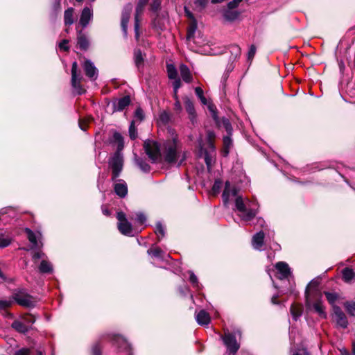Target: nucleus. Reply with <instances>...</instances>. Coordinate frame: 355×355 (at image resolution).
<instances>
[{"mask_svg":"<svg viewBox=\"0 0 355 355\" xmlns=\"http://www.w3.org/2000/svg\"><path fill=\"white\" fill-rule=\"evenodd\" d=\"M243 0H232L227 4L229 9H234L236 8Z\"/></svg>","mask_w":355,"mask_h":355,"instance_id":"4d7b16f0","label":"nucleus"},{"mask_svg":"<svg viewBox=\"0 0 355 355\" xmlns=\"http://www.w3.org/2000/svg\"><path fill=\"white\" fill-rule=\"evenodd\" d=\"M195 92L196 96L198 97L202 105H207L208 101L204 96L203 90L201 87H197L195 88Z\"/></svg>","mask_w":355,"mask_h":355,"instance_id":"a19ab883","label":"nucleus"},{"mask_svg":"<svg viewBox=\"0 0 355 355\" xmlns=\"http://www.w3.org/2000/svg\"><path fill=\"white\" fill-rule=\"evenodd\" d=\"M291 313L295 320H297L302 315V308L300 305L293 304L290 309Z\"/></svg>","mask_w":355,"mask_h":355,"instance_id":"c756f323","label":"nucleus"},{"mask_svg":"<svg viewBox=\"0 0 355 355\" xmlns=\"http://www.w3.org/2000/svg\"><path fill=\"white\" fill-rule=\"evenodd\" d=\"M123 157L119 153H116L110 160L109 164L112 170V180L119 177L123 168Z\"/></svg>","mask_w":355,"mask_h":355,"instance_id":"1a4fd4ad","label":"nucleus"},{"mask_svg":"<svg viewBox=\"0 0 355 355\" xmlns=\"http://www.w3.org/2000/svg\"><path fill=\"white\" fill-rule=\"evenodd\" d=\"M148 254L154 257L163 259L162 254L164 252L159 248H150L148 250Z\"/></svg>","mask_w":355,"mask_h":355,"instance_id":"37998d69","label":"nucleus"},{"mask_svg":"<svg viewBox=\"0 0 355 355\" xmlns=\"http://www.w3.org/2000/svg\"><path fill=\"white\" fill-rule=\"evenodd\" d=\"M136 215H137V217H136L137 221L140 224H144L145 223V221L146 220V216L143 213H141V212L137 213Z\"/></svg>","mask_w":355,"mask_h":355,"instance_id":"6e6d98bb","label":"nucleus"},{"mask_svg":"<svg viewBox=\"0 0 355 355\" xmlns=\"http://www.w3.org/2000/svg\"><path fill=\"white\" fill-rule=\"evenodd\" d=\"M135 162L140 169L144 173H148L150 170V165L139 157H135Z\"/></svg>","mask_w":355,"mask_h":355,"instance_id":"72a5a7b5","label":"nucleus"},{"mask_svg":"<svg viewBox=\"0 0 355 355\" xmlns=\"http://www.w3.org/2000/svg\"><path fill=\"white\" fill-rule=\"evenodd\" d=\"M78 44L81 49L86 50L88 48L89 42L85 36L80 35L78 37Z\"/></svg>","mask_w":355,"mask_h":355,"instance_id":"c03bdc74","label":"nucleus"},{"mask_svg":"<svg viewBox=\"0 0 355 355\" xmlns=\"http://www.w3.org/2000/svg\"><path fill=\"white\" fill-rule=\"evenodd\" d=\"M39 270L42 273H49L53 271V266L50 262L42 260L39 266Z\"/></svg>","mask_w":355,"mask_h":355,"instance_id":"2f4dec72","label":"nucleus"},{"mask_svg":"<svg viewBox=\"0 0 355 355\" xmlns=\"http://www.w3.org/2000/svg\"><path fill=\"white\" fill-rule=\"evenodd\" d=\"M112 340H113L114 344L119 349L123 350H128L130 349L129 344L122 336L119 335H113Z\"/></svg>","mask_w":355,"mask_h":355,"instance_id":"5701e85b","label":"nucleus"},{"mask_svg":"<svg viewBox=\"0 0 355 355\" xmlns=\"http://www.w3.org/2000/svg\"><path fill=\"white\" fill-rule=\"evenodd\" d=\"M161 0H153V3L150 5V9L152 12L155 13L153 17V26L155 28L162 30L165 26V22L167 19V14L162 13L160 17L157 13L160 8Z\"/></svg>","mask_w":355,"mask_h":355,"instance_id":"39448f33","label":"nucleus"},{"mask_svg":"<svg viewBox=\"0 0 355 355\" xmlns=\"http://www.w3.org/2000/svg\"><path fill=\"white\" fill-rule=\"evenodd\" d=\"M31 352L28 349L23 348L16 352L15 355H31Z\"/></svg>","mask_w":355,"mask_h":355,"instance_id":"bf43d9fd","label":"nucleus"},{"mask_svg":"<svg viewBox=\"0 0 355 355\" xmlns=\"http://www.w3.org/2000/svg\"><path fill=\"white\" fill-rule=\"evenodd\" d=\"M69 41L67 40H62L60 44H59V47L60 49L62 50H64V51H68L69 50V46L67 45Z\"/></svg>","mask_w":355,"mask_h":355,"instance_id":"052dcab7","label":"nucleus"},{"mask_svg":"<svg viewBox=\"0 0 355 355\" xmlns=\"http://www.w3.org/2000/svg\"><path fill=\"white\" fill-rule=\"evenodd\" d=\"M83 68L86 76H87L91 80H95L97 79L98 69L91 60H86L83 64Z\"/></svg>","mask_w":355,"mask_h":355,"instance_id":"2eb2a0df","label":"nucleus"},{"mask_svg":"<svg viewBox=\"0 0 355 355\" xmlns=\"http://www.w3.org/2000/svg\"><path fill=\"white\" fill-rule=\"evenodd\" d=\"M73 8H69L64 11V21L66 26H70L73 24Z\"/></svg>","mask_w":355,"mask_h":355,"instance_id":"bb28decb","label":"nucleus"},{"mask_svg":"<svg viewBox=\"0 0 355 355\" xmlns=\"http://www.w3.org/2000/svg\"><path fill=\"white\" fill-rule=\"evenodd\" d=\"M343 279L345 282H349L352 279H353L355 277V273L352 269L349 268H345L343 270Z\"/></svg>","mask_w":355,"mask_h":355,"instance_id":"7c9ffc66","label":"nucleus"},{"mask_svg":"<svg viewBox=\"0 0 355 355\" xmlns=\"http://www.w3.org/2000/svg\"><path fill=\"white\" fill-rule=\"evenodd\" d=\"M327 301L331 306L335 305V302L338 299V295L336 293H331V292H324V293Z\"/></svg>","mask_w":355,"mask_h":355,"instance_id":"ea45409f","label":"nucleus"},{"mask_svg":"<svg viewBox=\"0 0 355 355\" xmlns=\"http://www.w3.org/2000/svg\"><path fill=\"white\" fill-rule=\"evenodd\" d=\"M112 141L117 144L118 151H120L123 148V147H124L123 138L119 132H115L113 134Z\"/></svg>","mask_w":355,"mask_h":355,"instance_id":"c85d7f7f","label":"nucleus"},{"mask_svg":"<svg viewBox=\"0 0 355 355\" xmlns=\"http://www.w3.org/2000/svg\"><path fill=\"white\" fill-rule=\"evenodd\" d=\"M159 241L165 236V228L160 222H157L155 230Z\"/></svg>","mask_w":355,"mask_h":355,"instance_id":"4c0bfd02","label":"nucleus"},{"mask_svg":"<svg viewBox=\"0 0 355 355\" xmlns=\"http://www.w3.org/2000/svg\"><path fill=\"white\" fill-rule=\"evenodd\" d=\"M148 1V0H139L136 7L135 15V32L137 39L139 37V16L143 13L144 7L146 6Z\"/></svg>","mask_w":355,"mask_h":355,"instance_id":"4468645a","label":"nucleus"},{"mask_svg":"<svg viewBox=\"0 0 355 355\" xmlns=\"http://www.w3.org/2000/svg\"><path fill=\"white\" fill-rule=\"evenodd\" d=\"M256 53V47L254 45H252L250 48V50L248 51V60H252L253 57L254 56Z\"/></svg>","mask_w":355,"mask_h":355,"instance_id":"680f3d73","label":"nucleus"},{"mask_svg":"<svg viewBox=\"0 0 355 355\" xmlns=\"http://www.w3.org/2000/svg\"><path fill=\"white\" fill-rule=\"evenodd\" d=\"M168 76L170 79H175L177 78V70L174 65L168 64L166 66Z\"/></svg>","mask_w":355,"mask_h":355,"instance_id":"79ce46f5","label":"nucleus"},{"mask_svg":"<svg viewBox=\"0 0 355 355\" xmlns=\"http://www.w3.org/2000/svg\"><path fill=\"white\" fill-rule=\"evenodd\" d=\"M238 192L237 189L232 187L229 182H226L223 193L224 205L227 206L230 198H235V210L239 212V216L244 221H250L257 215L259 205L256 201L250 200L248 198H243L238 194Z\"/></svg>","mask_w":355,"mask_h":355,"instance_id":"f257e3e1","label":"nucleus"},{"mask_svg":"<svg viewBox=\"0 0 355 355\" xmlns=\"http://www.w3.org/2000/svg\"><path fill=\"white\" fill-rule=\"evenodd\" d=\"M130 103V98L129 96H125L123 98H119L114 102V110L120 112L123 110Z\"/></svg>","mask_w":355,"mask_h":355,"instance_id":"aec40b11","label":"nucleus"},{"mask_svg":"<svg viewBox=\"0 0 355 355\" xmlns=\"http://www.w3.org/2000/svg\"><path fill=\"white\" fill-rule=\"evenodd\" d=\"M203 153L205 162L206 163L208 170L209 171L214 162V157L215 154L208 153L207 151H205Z\"/></svg>","mask_w":355,"mask_h":355,"instance_id":"58836bf2","label":"nucleus"},{"mask_svg":"<svg viewBox=\"0 0 355 355\" xmlns=\"http://www.w3.org/2000/svg\"><path fill=\"white\" fill-rule=\"evenodd\" d=\"M241 336V332L237 330L234 334L225 333L222 338L225 345L227 347L228 355H234L240 347L239 343L236 340V335Z\"/></svg>","mask_w":355,"mask_h":355,"instance_id":"20e7f679","label":"nucleus"},{"mask_svg":"<svg viewBox=\"0 0 355 355\" xmlns=\"http://www.w3.org/2000/svg\"><path fill=\"white\" fill-rule=\"evenodd\" d=\"M93 17V11L90 8L85 7L82 10L80 18V24L83 26V28H85L89 21Z\"/></svg>","mask_w":355,"mask_h":355,"instance_id":"f3484780","label":"nucleus"},{"mask_svg":"<svg viewBox=\"0 0 355 355\" xmlns=\"http://www.w3.org/2000/svg\"><path fill=\"white\" fill-rule=\"evenodd\" d=\"M12 328L20 333H26L29 327L24 321L15 320L12 324Z\"/></svg>","mask_w":355,"mask_h":355,"instance_id":"cd10ccee","label":"nucleus"},{"mask_svg":"<svg viewBox=\"0 0 355 355\" xmlns=\"http://www.w3.org/2000/svg\"><path fill=\"white\" fill-rule=\"evenodd\" d=\"M180 74L182 80L186 83H190L192 80V76L190 70L185 64H181L180 67Z\"/></svg>","mask_w":355,"mask_h":355,"instance_id":"393cba45","label":"nucleus"},{"mask_svg":"<svg viewBox=\"0 0 355 355\" xmlns=\"http://www.w3.org/2000/svg\"><path fill=\"white\" fill-rule=\"evenodd\" d=\"M13 235L8 230L0 232V248L8 246L12 241Z\"/></svg>","mask_w":355,"mask_h":355,"instance_id":"4be33fe9","label":"nucleus"},{"mask_svg":"<svg viewBox=\"0 0 355 355\" xmlns=\"http://www.w3.org/2000/svg\"><path fill=\"white\" fill-rule=\"evenodd\" d=\"M184 104H185V109L189 116V119L191 121L194 123L196 118V110L193 105V102L191 101V99L188 96H184L183 98Z\"/></svg>","mask_w":355,"mask_h":355,"instance_id":"a211bd4d","label":"nucleus"},{"mask_svg":"<svg viewBox=\"0 0 355 355\" xmlns=\"http://www.w3.org/2000/svg\"><path fill=\"white\" fill-rule=\"evenodd\" d=\"M174 110L177 113H180L182 112V105L179 100L175 101L174 104Z\"/></svg>","mask_w":355,"mask_h":355,"instance_id":"69168bd1","label":"nucleus"},{"mask_svg":"<svg viewBox=\"0 0 355 355\" xmlns=\"http://www.w3.org/2000/svg\"><path fill=\"white\" fill-rule=\"evenodd\" d=\"M24 231L27 234L28 239L32 244L33 248L39 249L42 247L43 244L41 241L42 234L40 232L34 233L29 228H25Z\"/></svg>","mask_w":355,"mask_h":355,"instance_id":"ddd939ff","label":"nucleus"},{"mask_svg":"<svg viewBox=\"0 0 355 355\" xmlns=\"http://www.w3.org/2000/svg\"><path fill=\"white\" fill-rule=\"evenodd\" d=\"M116 218L118 220L117 227L119 232L125 236H132V226L128 220L125 214L123 211L117 212Z\"/></svg>","mask_w":355,"mask_h":355,"instance_id":"423d86ee","label":"nucleus"},{"mask_svg":"<svg viewBox=\"0 0 355 355\" xmlns=\"http://www.w3.org/2000/svg\"><path fill=\"white\" fill-rule=\"evenodd\" d=\"M92 355H101V347L98 344H95L92 347Z\"/></svg>","mask_w":355,"mask_h":355,"instance_id":"0e129e2a","label":"nucleus"},{"mask_svg":"<svg viewBox=\"0 0 355 355\" xmlns=\"http://www.w3.org/2000/svg\"><path fill=\"white\" fill-rule=\"evenodd\" d=\"M239 15V13L237 11L232 10V9L227 10L224 12V17L227 20L233 21L236 19Z\"/></svg>","mask_w":355,"mask_h":355,"instance_id":"e433bc0d","label":"nucleus"},{"mask_svg":"<svg viewBox=\"0 0 355 355\" xmlns=\"http://www.w3.org/2000/svg\"><path fill=\"white\" fill-rule=\"evenodd\" d=\"M44 257V254L41 252H35L33 254V259L34 260H37V259H39L42 257Z\"/></svg>","mask_w":355,"mask_h":355,"instance_id":"774afa93","label":"nucleus"},{"mask_svg":"<svg viewBox=\"0 0 355 355\" xmlns=\"http://www.w3.org/2000/svg\"><path fill=\"white\" fill-rule=\"evenodd\" d=\"M230 51L232 55H234V58H237L241 54V49L237 45L232 46Z\"/></svg>","mask_w":355,"mask_h":355,"instance_id":"864d4df0","label":"nucleus"},{"mask_svg":"<svg viewBox=\"0 0 355 355\" xmlns=\"http://www.w3.org/2000/svg\"><path fill=\"white\" fill-rule=\"evenodd\" d=\"M171 139L166 140L164 144L162 155L165 162L169 164L176 163L182 157L179 165L186 159V153L182 152L181 144L178 140V136L173 130H170Z\"/></svg>","mask_w":355,"mask_h":355,"instance_id":"f03ea898","label":"nucleus"},{"mask_svg":"<svg viewBox=\"0 0 355 355\" xmlns=\"http://www.w3.org/2000/svg\"><path fill=\"white\" fill-rule=\"evenodd\" d=\"M196 320L200 325H207L210 322V316L205 311L201 310L196 314Z\"/></svg>","mask_w":355,"mask_h":355,"instance_id":"b1692460","label":"nucleus"},{"mask_svg":"<svg viewBox=\"0 0 355 355\" xmlns=\"http://www.w3.org/2000/svg\"><path fill=\"white\" fill-rule=\"evenodd\" d=\"M13 299L21 306L31 307L35 305V302L33 300V297L24 291H19L14 293Z\"/></svg>","mask_w":355,"mask_h":355,"instance_id":"9d476101","label":"nucleus"},{"mask_svg":"<svg viewBox=\"0 0 355 355\" xmlns=\"http://www.w3.org/2000/svg\"><path fill=\"white\" fill-rule=\"evenodd\" d=\"M344 307L346 311L350 315H355V301H347L344 303Z\"/></svg>","mask_w":355,"mask_h":355,"instance_id":"f704fd0d","label":"nucleus"},{"mask_svg":"<svg viewBox=\"0 0 355 355\" xmlns=\"http://www.w3.org/2000/svg\"><path fill=\"white\" fill-rule=\"evenodd\" d=\"M132 10V6L131 4H127L122 12L121 16V28L125 35L127 34V28L128 24L129 21V18L130 16V13Z\"/></svg>","mask_w":355,"mask_h":355,"instance_id":"dca6fc26","label":"nucleus"},{"mask_svg":"<svg viewBox=\"0 0 355 355\" xmlns=\"http://www.w3.org/2000/svg\"><path fill=\"white\" fill-rule=\"evenodd\" d=\"M306 304L308 309H313L315 313L318 314V315L322 318H327V313L325 312V308L320 300V299L317 300L314 302H311L309 297H306Z\"/></svg>","mask_w":355,"mask_h":355,"instance_id":"f8f14e48","label":"nucleus"},{"mask_svg":"<svg viewBox=\"0 0 355 355\" xmlns=\"http://www.w3.org/2000/svg\"><path fill=\"white\" fill-rule=\"evenodd\" d=\"M174 80L175 81L173 83V92H178L179 88L181 87V81L177 78Z\"/></svg>","mask_w":355,"mask_h":355,"instance_id":"e2e57ef3","label":"nucleus"},{"mask_svg":"<svg viewBox=\"0 0 355 355\" xmlns=\"http://www.w3.org/2000/svg\"><path fill=\"white\" fill-rule=\"evenodd\" d=\"M222 187V181L219 180H215L212 187V191L214 194L218 193Z\"/></svg>","mask_w":355,"mask_h":355,"instance_id":"3c124183","label":"nucleus"},{"mask_svg":"<svg viewBox=\"0 0 355 355\" xmlns=\"http://www.w3.org/2000/svg\"><path fill=\"white\" fill-rule=\"evenodd\" d=\"M199 145L200 146L201 153H204L205 151H207L208 153L215 154L216 148H215L214 141H207V149H205V150L203 149V148L201 145V142H200Z\"/></svg>","mask_w":355,"mask_h":355,"instance_id":"a18cd8bd","label":"nucleus"},{"mask_svg":"<svg viewBox=\"0 0 355 355\" xmlns=\"http://www.w3.org/2000/svg\"><path fill=\"white\" fill-rule=\"evenodd\" d=\"M134 59L136 66L139 68L142 65L144 58L140 49H135L134 53Z\"/></svg>","mask_w":355,"mask_h":355,"instance_id":"c9c22d12","label":"nucleus"},{"mask_svg":"<svg viewBox=\"0 0 355 355\" xmlns=\"http://www.w3.org/2000/svg\"><path fill=\"white\" fill-rule=\"evenodd\" d=\"M264 233L260 231L256 233L252 239V245L255 250H261L263 245Z\"/></svg>","mask_w":355,"mask_h":355,"instance_id":"412c9836","label":"nucleus"},{"mask_svg":"<svg viewBox=\"0 0 355 355\" xmlns=\"http://www.w3.org/2000/svg\"><path fill=\"white\" fill-rule=\"evenodd\" d=\"M12 304L11 300H0V309H4Z\"/></svg>","mask_w":355,"mask_h":355,"instance_id":"13d9d810","label":"nucleus"},{"mask_svg":"<svg viewBox=\"0 0 355 355\" xmlns=\"http://www.w3.org/2000/svg\"><path fill=\"white\" fill-rule=\"evenodd\" d=\"M223 149L222 150V153L223 156H227L229 154L230 148L232 146V139L230 138V135L225 136L223 137Z\"/></svg>","mask_w":355,"mask_h":355,"instance_id":"473e14b6","label":"nucleus"},{"mask_svg":"<svg viewBox=\"0 0 355 355\" xmlns=\"http://www.w3.org/2000/svg\"><path fill=\"white\" fill-rule=\"evenodd\" d=\"M333 322L336 323V327L342 329H346L349 324L347 318L340 307L333 305L332 313Z\"/></svg>","mask_w":355,"mask_h":355,"instance_id":"0eeeda50","label":"nucleus"},{"mask_svg":"<svg viewBox=\"0 0 355 355\" xmlns=\"http://www.w3.org/2000/svg\"><path fill=\"white\" fill-rule=\"evenodd\" d=\"M114 191L120 198H124L128 193V186L123 180H119L118 182L114 184Z\"/></svg>","mask_w":355,"mask_h":355,"instance_id":"6ab92c4d","label":"nucleus"},{"mask_svg":"<svg viewBox=\"0 0 355 355\" xmlns=\"http://www.w3.org/2000/svg\"><path fill=\"white\" fill-rule=\"evenodd\" d=\"M129 135L132 139H135L137 137V130L135 126V121H132L129 127Z\"/></svg>","mask_w":355,"mask_h":355,"instance_id":"8fccbe9b","label":"nucleus"},{"mask_svg":"<svg viewBox=\"0 0 355 355\" xmlns=\"http://www.w3.org/2000/svg\"><path fill=\"white\" fill-rule=\"evenodd\" d=\"M89 121V119H79L78 125H79L80 128L82 130H83V131L86 130L87 124L88 123Z\"/></svg>","mask_w":355,"mask_h":355,"instance_id":"603ef678","label":"nucleus"},{"mask_svg":"<svg viewBox=\"0 0 355 355\" xmlns=\"http://www.w3.org/2000/svg\"><path fill=\"white\" fill-rule=\"evenodd\" d=\"M196 30V24H191L187 31V38L188 40H191L193 37Z\"/></svg>","mask_w":355,"mask_h":355,"instance_id":"09e8293b","label":"nucleus"},{"mask_svg":"<svg viewBox=\"0 0 355 355\" xmlns=\"http://www.w3.org/2000/svg\"><path fill=\"white\" fill-rule=\"evenodd\" d=\"M144 147L146 153L153 162H156L159 158H160V148L156 141L147 140L144 142Z\"/></svg>","mask_w":355,"mask_h":355,"instance_id":"6e6552de","label":"nucleus"},{"mask_svg":"<svg viewBox=\"0 0 355 355\" xmlns=\"http://www.w3.org/2000/svg\"><path fill=\"white\" fill-rule=\"evenodd\" d=\"M277 271L276 276L282 280L288 278L291 275V269L288 264L284 261H279L275 266Z\"/></svg>","mask_w":355,"mask_h":355,"instance_id":"9b49d317","label":"nucleus"},{"mask_svg":"<svg viewBox=\"0 0 355 355\" xmlns=\"http://www.w3.org/2000/svg\"><path fill=\"white\" fill-rule=\"evenodd\" d=\"M214 118L220 127H223L225 129V130L227 132V135H232V127L228 119L223 118L221 120L218 121L215 116H214Z\"/></svg>","mask_w":355,"mask_h":355,"instance_id":"a878e982","label":"nucleus"},{"mask_svg":"<svg viewBox=\"0 0 355 355\" xmlns=\"http://www.w3.org/2000/svg\"><path fill=\"white\" fill-rule=\"evenodd\" d=\"M83 77L80 70L78 69V63L75 61L72 63L71 67V87L74 94L81 95L85 92V89L81 85V81Z\"/></svg>","mask_w":355,"mask_h":355,"instance_id":"7ed1b4c3","label":"nucleus"},{"mask_svg":"<svg viewBox=\"0 0 355 355\" xmlns=\"http://www.w3.org/2000/svg\"><path fill=\"white\" fill-rule=\"evenodd\" d=\"M215 139V133L213 131H208L207 133V141H214Z\"/></svg>","mask_w":355,"mask_h":355,"instance_id":"338daca9","label":"nucleus"},{"mask_svg":"<svg viewBox=\"0 0 355 355\" xmlns=\"http://www.w3.org/2000/svg\"><path fill=\"white\" fill-rule=\"evenodd\" d=\"M135 121H141L144 119V114L141 107H137L135 112Z\"/></svg>","mask_w":355,"mask_h":355,"instance_id":"de8ad7c7","label":"nucleus"},{"mask_svg":"<svg viewBox=\"0 0 355 355\" xmlns=\"http://www.w3.org/2000/svg\"><path fill=\"white\" fill-rule=\"evenodd\" d=\"M35 321V318L34 316L31 315H26L24 318V322L26 324L28 327L29 324L34 323Z\"/></svg>","mask_w":355,"mask_h":355,"instance_id":"5fc2aeb1","label":"nucleus"},{"mask_svg":"<svg viewBox=\"0 0 355 355\" xmlns=\"http://www.w3.org/2000/svg\"><path fill=\"white\" fill-rule=\"evenodd\" d=\"M189 280H190L191 283L192 284L193 286L196 288H199L200 284L198 282L196 275L193 273V271H189Z\"/></svg>","mask_w":355,"mask_h":355,"instance_id":"49530a36","label":"nucleus"}]
</instances>
